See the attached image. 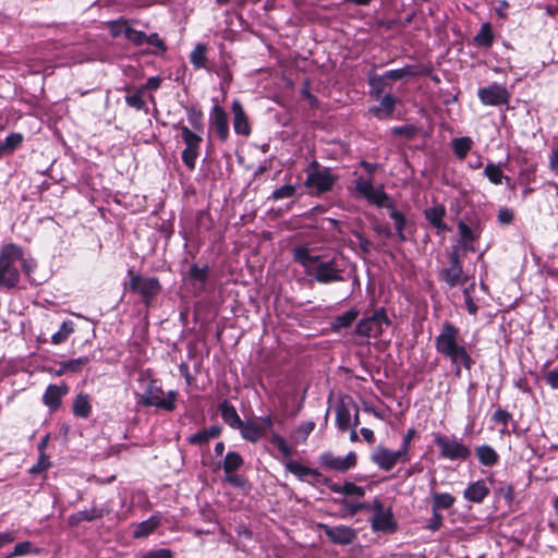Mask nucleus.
<instances>
[{
  "instance_id": "nucleus-47",
  "label": "nucleus",
  "mask_w": 558,
  "mask_h": 558,
  "mask_svg": "<svg viewBox=\"0 0 558 558\" xmlns=\"http://www.w3.org/2000/svg\"><path fill=\"white\" fill-rule=\"evenodd\" d=\"M143 94H144V92H142L140 89V87L137 88V90L135 93L128 94L125 96L126 105L129 107H131V108L136 109V110H144V109H146V102L143 99Z\"/></svg>"
},
{
  "instance_id": "nucleus-1",
  "label": "nucleus",
  "mask_w": 558,
  "mask_h": 558,
  "mask_svg": "<svg viewBox=\"0 0 558 558\" xmlns=\"http://www.w3.org/2000/svg\"><path fill=\"white\" fill-rule=\"evenodd\" d=\"M436 351L448 359L453 366L456 377H461L462 367L470 371L475 364L466 348L460 341V329L449 322L441 325L440 332L435 338Z\"/></svg>"
},
{
  "instance_id": "nucleus-5",
  "label": "nucleus",
  "mask_w": 558,
  "mask_h": 558,
  "mask_svg": "<svg viewBox=\"0 0 558 558\" xmlns=\"http://www.w3.org/2000/svg\"><path fill=\"white\" fill-rule=\"evenodd\" d=\"M178 392L170 390L167 393L158 386L156 380H150L141 395L140 403L144 407H155L160 410L172 412L175 409Z\"/></svg>"
},
{
  "instance_id": "nucleus-19",
  "label": "nucleus",
  "mask_w": 558,
  "mask_h": 558,
  "mask_svg": "<svg viewBox=\"0 0 558 558\" xmlns=\"http://www.w3.org/2000/svg\"><path fill=\"white\" fill-rule=\"evenodd\" d=\"M323 529L326 536L335 544L349 545L356 538L355 531L345 525H324Z\"/></svg>"
},
{
  "instance_id": "nucleus-8",
  "label": "nucleus",
  "mask_w": 558,
  "mask_h": 558,
  "mask_svg": "<svg viewBox=\"0 0 558 558\" xmlns=\"http://www.w3.org/2000/svg\"><path fill=\"white\" fill-rule=\"evenodd\" d=\"M390 324L391 320L388 318L385 308H376L371 315L365 316L357 323L355 333L363 338H378Z\"/></svg>"
},
{
  "instance_id": "nucleus-38",
  "label": "nucleus",
  "mask_w": 558,
  "mask_h": 558,
  "mask_svg": "<svg viewBox=\"0 0 558 558\" xmlns=\"http://www.w3.org/2000/svg\"><path fill=\"white\" fill-rule=\"evenodd\" d=\"M207 47L204 44H197L190 54V62L195 69H206L207 66Z\"/></svg>"
},
{
  "instance_id": "nucleus-56",
  "label": "nucleus",
  "mask_w": 558,
  "mask_h": 558,
  "mask_svg": "<svg viewBox=\"0 0 558 558\" xmlns=\"http://www.w3.org/2000/svg\"><path fill=\"white\" fill-rule=\"evenodd\" d=\"M492 420H493V422H495L497 424L507 426L511 420V414L506 410L498 409L494 412Z\"/></svg>"
},
{
  "instance_id": "nucleus-51",
  "label": "nucleus",
  "mask_w": 558,
  "mask_h": 558,
  "mask_svg": "<svg viewBox=\"0 0 558 558\" xmlns=\"http://www.w3.org/2000/svg\"><path fill=\"white\" fill-rule=\"evenodd\" d=\"M454 498L445 493V494H435L434 495V506L433 509L439 511L440 509H448L452 506Z\"/></svg>"
},
{
  "instance_id": "nucleus-9",
  "label": "nucleus",
  "mask_w": 558,
  "mask_h": 558,
  "mask_svg": "<svg viewBox=\"0 0 558 558\" xmlns=\"http://www.w3.org/2000/svg\"><path fill=\"white\" fill-rule=\"evenodd\" d=\"M174 128L180 130L182 141L185 144L181 154L182 161L190 171H193L196 167L203 137L186 125L177 124Z\"/></svg>"
},
{
  "instance_id": "nucleus-59",
  "label": "nucleus",
  "mask_w": 558,
  "mask_h": 558,
  "mask_svg": "<svg viewBox=\"0 0 558 558\" xmlns=\"http://www.w3.org/2000/svg\"><path fill=\"white\" fill-rule=\"evenodd\" d=\"M543 378L550 388L558 389V368L548 371Z\"/></svg>"
},
{
  "instance_id": "nucleus-2",
  "label": "nucleus",
  "mask_w": 558,
  "mask_h": 558,
  "mask_svg": "<svg viewBox=\"0 0 558 558\" xmlns=\"http://www.w3.org/2000/svg\"><path fill=\"white\" fill-rule=\"evenodd\" d=\"M308 276L320 284L345 281L347 260L341 254L319 255Z\"/></svg>"
},
{
  "instance_id": "nucleus-31",
  "label": "nucleus",
  "mask_w": 558,
  "mask_h": 558,
  "mask_svg": "<svg viewBox=\"0 0 558 558\" xmlns=\"http://www.w3.org/2000/svg\"><path fill=\"white\" fill-rule=\"evenodd\" d=\"M238 429L240 430L241 436L251 442H257L262 437H264L258 422H255L254 420L242 422V426Z\"/></svg>"
},
{
  "instance_id": "nucleus-45",
  "label": "nucleus",
  "mask_w": 558,
  "mask_h": 558,
  "mask_svg": "<svg viewBox=\"0 0 558 558\" xmlns=\"http://www.w3.org/2000/svg\"><path fill=\"white\" fill-rule=\"evenodd\" d=\"M208 266L198 267L196 264H193L189 270V278L194 281L201 282L202 284H205V282L208 279Z\"/></svg>"
},
{
  "instance_id": "nucleus-61",
  "label": "nucleus",
  "mask_w": 558,
  "mask_h": 558,
  "mask_svg": "<svg viewBox=\"0 0 558 558\" xmlns=\"http://www.w3.org/2000/svg\"><path fill=\"white\" fill-rule=\"evenodd\" d=\"M161 85V78L159 76L149 77L144 85L140 87L142 92L145 90H157Z\"/></svg>"
},
{
  "instance_id": "nucleus-14",
  "label": "nucleus",
  "mask_w": 558,
  "mask_h": 558,
  "mask_svg": "<svg viewBox=\"0 0 558 558\" xmlns=\"http://www.w3.org/2000/svg\"><path fill=\"white\" fill-rule=\"evenodd\" d=\"M355 463L356 456L354 452H349L347 456L340 457L327 451L319 456V464L326 470L344 472L353 468Z\"/></svg>"
},
{
  "instance_id": "nucleus-17",
  "label": "nucleus",
  "mask_w": 558,
  "mask_h": 558,
  "mask_svg": "<svg viewBox=\"0 0 558 558\" xmlns=\"http://www.w3.org/2000/svg\"><path fill=\"white\" fill-rule=\"evenodd\" d=\"M371 524L374 531H393L391 512L388 509H385L377 500H375L373 505Z\"/></svg>"
},
{
  "instance_id": "nucleus-21",
  "label": "nucleus",
  "mask_w": 558,
  "mask_h": 558,
  "mask_svg": "<svg viewBox=\"0 0 558 558\" xmlns=\"http://www.w3.org/2000/svg\"><path fill=\"white\" fill-rule=\"evenodd\" d=\"M243 465L242 457L234 451H229L223 461V470L227 473V481L233 485H242L241 477L232 474Z\"/></svg>"
},
{
  "instance_id": "nucleus-11",
  "label": "nucleus",
  "mask_w": 558,
  "mask_h": 558,
  "mask_svg": "<svg viewBox=\"0 0 558 558\" xmlns=\"http://www.w3.org/2000/svg\"><path fill=\"white\" fill-rule=\"evenodd\" d=\"M432 71L430 66L424 64H407L400 69L386 71L383 75H372L368 78L369 85L387 84L386 80L399 81L404 77H413L417 75H427Z\"/></svg>"
},
{
  "instance_id": "nucleus-63",
  "label": "nucleus",
  "mask_w": 558,
  "mask_h": 558,
  "mask_svg": "<svg viewBox=\"0 0 558 558\" xmlns=\"http://www.w3.org/2000/svg\"><path fill=\"white\" fill-rule=\"evenodd\" d=\"M442 524V515L439 511L433 509V515L428 523V529L432 531H437Z\"/></svg>"
},
{
  "instance_id": "nucleus-10",
  "label": "nucleus",
  "mask_w": 558,
  "mask_h": 558,
  "mask_svg": "<svg viewBox=\"0 0 558 558\" xmlns=\"http://www.w3.org/2000/svg\"><path fill=\"white\" fill-rule=\"evenodd\" d=\"M449 262L450 265L439 274L440 280L445 281L450 288L465 284L469 278L463 271L462 254L459 253V246H452Z\"/></svg>"
},
{
  "instance_id": "nucleus-64",
  "label": "nucleus",
  "mask_w": 558,
  "mask_h": 558,
  "mask_svg": "<svg viewBox=\"0 0 558 558\" xmlns=\"http://www.w3.org/2000/svg\"><path fill=\"white\" fill-rule=\"evenodd\" d=\"M535 168L530 167L520 172V181L522 184H530L534 179Z\"/></svg>"
},
{
  "instance_id": "nucleus-53",
  "label": "nucleus",
  "mask_w": 558,
  "mask_h": 558,
  "mask_svg": "<svg viewBox=\"0 0 558 558\" xmlns=\"http://www.w3.org/2000/svg\"><path fill=\"white\" fill-rule=\"evenodd\" d=\"M255 422H258L259 428L262 429L263 436H265L267 433H274V423L276 421V417L271 414H268L266 416L258 417L257 420H254Z\"/></svg>"
},
{
  "instance_id": "nucleus-26",
  "label": "nucleus",
  "mask_w": 558,
  "mask_h": 558,
  "mask_svg": "<svg viewBox=\"0 0 558 558\" xmlns=\"http://www.w3.org/2000/svg\"><path fill=\"white\" fill-rule=\"evenodd\" d=\"M319 255H312L307 246L301 245L293 248V258L303 266L304 272L308 276Z\"/></svg>"
},
{
  "instance_id": "nucleus-57",
  "label": "nucleus",
  "mask_w": 558,
  "mask_h": 558,
  "mask_svg": "<svg viewBox=\"0 0 558 558\" xmlns=\"http://www.w3.org/2000/svg\"><path fill=\"white\" fill-rule=\"evenodd\" d=\"M513 218L514 215L510 208L502 207L498 210L497 220L500 225H510Z\"/></svg>"
},
{
  "instance_id": "nucleus-20",
  "label": "nucleus",
  "mask_w": 558,
  "mask_h": 558,
  "mask_svg": "<svg viewBox=\"0 0 558 558\" xmlns=\"http://www.w3.org/2000/svg\"><path fill=\"white\" fill-rule=\"evenodd\" d=\"M446 216V207L442 204H435L424 210L425 219L436 229L437 234H442L449 230L444 221Z\"/></svg>"
},
{
  "instance_id": "nucleus-35",
  "label": "nucleus",
  "mask_w": 558,
  "mask_h": 558,
  "mask_svg": "<svg viewBox=\"0 0 558 558\" xmlns=\"http://www.w3.org/2000/svg\"><path fill=\"white\" fill-rule=\"evenodd\" d=\"M484 175L489 180L490 183L498 185L505 180L507 184L510 183V178L502 173L500 165L488 162L484 169Z\"/></svg>"
},
{
  "instance_id": "nucleus-25",
  "label": "nucleus",
  "mask_w": 558,
  "mask_h": 558,
  "mask_svg": "<svg viewBox=\"0 0 558 558\" xmlns=\"http://www.w3.org/2000/svg\"><path fill=\"white\" fill-rule=\"evenodd\" d=\"M66 392L68 387L65 385H49L43 396V401L50 410L54 411L59 408L61 399Z\"/></svg>"
},
{
  "instance_id": "nucleus-13",
  "label": "nucleus",
  "mask_w": 558,
  "mask_h": 558,
  "mask_svg": "<svg viewBox=\"0 0 558 558\" xmlns=\"http://www.w3.org/2000/svg\"><path fill=\"white\" fill-rule=\"evenodd\" d=\"M355 191L366 198L369 203L378 207H386V202L389 201L388 195L384 190L374 187L373 178L359 177L354 181Z\"/></svg>"
},
{
  "instance_id": "nucleus-41",
  "label": "nucleus",
  "mask_w": 558,
  "mask_h": 558,
  "mask_svg": "<svg viewBox=\"0 0 558 558\" xmlns=\"http://www.w3.org/2000/svg\"><path fill=\"white\" fill-rule=\"evenodd\" d=\"M88 361L89 359L87 356H80L74 360L62 362L57 374L63 375L69 372L76 373L81 371L88 363Z\"/></svg>"
},
{
  "instance_id": "nucleus-3",
  "label": "nucleus",
  "mask_w": 558,
  "mask_h": 558,
  "mask_svg": "<svg viewBox=\"0 0 558 558\" xmlns=\"http://www.w3.org/2000/svg\"><path fill=\"white\" fill-rule=\"evenodd\" d=\"M23 248L10 243L0 250V288L12 289L20 282L17 262L22 260Z\"/></svg>"
},
{
  "instance_id": "nucleus-52",
  "label": "nucleus",
  "mask_w": 558,
  "mask_h": 558,
  "mask_svg": "<svg viewBox=\"0 0 558 558\" xmlns=\"http://www.w3.org/2000/svg\"><path fill=\"white\" fill-rule=\"evenodd\" d=\"M458 231L460 235V241H475L478 238L476 231L473 230L463 221H460L458 223Z\"/></svg>"
},
{
  "instance_id": "nucleus-44",
  "label": "nucleus",
  "mask_w": 558,
  "mask_h": 558,
  "mask_svg": "<svg viewBox=\"0 0 558 558\" xmlns=\"http://www.w3.org/2000/svg\"><path fill=\"white\" fill-rule=\"evenodd\" d=\"M74 331V324L72 320H64L60 326V329L51 336V342L53 344L63 343L69 336Z\"/></svg>"
},
{
  "instance_id": "nucleus-24",
  "label": "nucleus",
  "mask_w": 558,
  "mask_h": 558,
  "mask_svg": "<svg viewBox=\"0 0 558 558\" xmlns=\"http://www.w3.org/2000/svg\"><path fill=\"white\" fill-rule=\"evenodd\" d=\"M232 112H233V129L234 132L239 135L248 136L251 133V126L247 120V117L243 110L242 105L234 100L232 102Z\"/></svg>"
},
{
  "instance_id": "nucleus-39",
  "label": "nucleus",
  "mask_w": 558,
  "mask_h": 558,
  "mask_svg": "<svg viewBox=\"0 0 558 558\" xmlns=\"http://www.w3.org/2000/svg\"><path fill=\"white\" fill-rule=\"evenodd\" d=\"M336 424L342 432L351 425V410L345 403L339 404L336 409Z\"/></svg>"
},
{
  "instance_id": "nucleus-15",
  "label": "nucleus",
  "mask_w": 558,
  "mask_h": 558,
  "mask_svg": "<svg viewBox=\"0 0 558 558\" xmlns=\"http://www.w3.org/2000/svg\"><path fill=\"white\" fill-rule=\"evenodd\" d=\"M478 98L485 106H499L509 102L510 94L506 87L494 83L478 89Z\"/></svg>"
},
{
  "instance_id": "nucleus-50",
  "label": "nucleus",
  "mask_w": 558,
  "mask_h": 558,
  "mask_svg": "<svg viewBox=\"0 0 558 558\" xmlns=\"http://www.w3.org/2000/svg\"><path fill=\"white\" fill-rule=\"evenodd\" d=\"M130 25L125 21H112L109 23V31L112 37H128Z\"/></svg>"
},
{
  "instance_id": "nucleus-27",
  "label": "nucleus",
  "mask_w": 558,
  "mask_h": 558,
  "mask_svg": "<svg viewBox=\"0 0 558 558\" xmlns=\"http://www.w3.org/2000/svg\"><path fill=\"white\" fill-rule=\"evenodd\" d=\"M218 410L220 412V415L226 424H228L231 428L238 429L240 426H242V420L240 415L236 412V409L230 404L227 400H223L219 407Z\"/></svg>"
},
{
  "instance_id": "nucleus-49",
  "label": "nucleus",
  "mask_w": 558,
  "mask_h": 558,
  "mask_svg": "<svg viewBox=\"0 0 558 558\" xmlns=\"http://www.w3.org/2000/svg\"><path fill=\"white\" fill-rule=\"evenodd\" d=\"M296 187L292 184H284L280 186L279 189H276L271 196L269 197L272 201H280L283 198H291L295 195Z\"/></svg>"
},
{
  "instance_id": "nucleus-16",
  "label": "nucleus",
  "mask_w": 558,
  "mask_h": 558,
  "mask_svg": "<svg viewBox=\"0 0 558 558\" xmlns=\"http://www.w3.org/2000/svg\"><path fill=\"white\" fill-rule=\"evenodd\" d=\"M286 468L289 472L294 474L299 480L311 484V485H318L324 484L327 482V478L319 473L317 470L307 468L305 465H302L301 463L290 460Z\"/></svg>"
},
{
  "instance_id": "nucleus-36",
  "label": "nucleus",
  "mask_w": 558,
  "mask_h": 558,
  "mask_svg": "<svg viewBox=\"0 0 558 558\" xmlns=\"http://www.w3.org/2000/svg\"><path fill=\"white\" fill-rule=\"evenodd\" d=\"M105 512L106 510L102 507H92L90 509H85L74 513L71 515L70 521L72 524H77L81 521H93L101 518Z\"/></svg>"
},
{
  "instance_id": "nucleus-42",
  "label": "nucleus",
  "mask_w": 558,
  "mask_h": 558,
  "mask_svg": "<svg viewBox=\"0 0 558 558\" xmlns=\"http://www.w3.org/2000/svg\"><path fill=\"white\" fill-rule=\"evenodd\" d=\"M23 142V135L20 133L9 134L3 142L0 143V155L14 151Z\"/></svg>"
},
{
  "instance_id": "nucleus-55",
  "label": "nucleus",
  "mask_w": 558,
  "mask_h": 558,
  "mask_svg": "<svg viewBox=\"0 0 558 558\" xmlns=\"http://www.w3.org/2000/svg\"><path fill=\"white\" fill-rule=\"evenodd\" d=\"M353 235L357 240V244L362 253L368 254L373 250V243L366 239L361 232L354 231Z\"/></svg>"
},
{
  "instance_id": "nucleus-40",
  "label": "nucleus",
  "mask_w": 558,
  "mask_h": 558,
  "mask_svg": "<svg viewBox=\"0 0 558 558\" xmlns=\"http://www.w3.org/2000/svg\"><path fill=\"white\" fill-rule=\"evenodd\" d=\"M359 312L355 308H352L344 314L338 316L332 322V329L336 331H340L341 329H345L350 327L353 322L357 318Z\"/></svg>"
},
{
  "instance_id": "nucleus-54",
  "label": "nucleus",
  "mask_w": 558,
  "mask_h": 558,
  "mask_svg": "<svg viewBox=\"0 0 558 558\" xmlns=\"http://www.w3.org/2000/svg\"><path fill=\"white\" fill-rule=\"evenodd\" d=\"M126 39L133 43L135 46H143L146 44V34L142 31L130 27Z\"/></svg>"
},
{
  "instance_id": "nucleus-18",
  "label": "nucleus",
  "mask_w": 558,
  "mask_h": 558,
  "mask_svg": "<svg viewBox=\"0 0 558 558\" xmlns=\"http://www.w3.org/2000/svg\"><path fill=\"white\" fill-rule=\"evenodd\" d=\"M343 495L342 515H354L357 511L368 508L361 501L364 490H337Z\"/></svg>"
},
{
  "instance_id": "nucleus-33",
  "label": "nucleus",
  "mask_w": 558,
  "mask_h": 558,
  "mask_svg": "<svg viewBox=\"0 0 558 558\" xmlns=\"http://www.w3.org/2000/svg\"><path fill=\"white\" fill-rule=\"evenodd\" d=\"M473 146V141L469 136L456 137L451 141V147L456 157L463 160Z\"/></svg>"
},
{
  "instance_id": "nucleus-60",
  "label": "nucleus",
  "mask_w": 558,
  "mask_h": 558,
  "mask_svg": "<svg viewBox=\"0 0 558 558\" xmlns=\"http://www.w3.org/2000/svg\"><path fill=\"white\" fill-rule=\"evenodd\" d=\"M488 490H464V497L474 502H481L486 497Z\"/></svg>"
},
{
  "instance_id": "nucleus-4",
  "label": "nucleus",
  "mask_w": 558,
  "mask_h": 558,
  "mask_svg": "<svg viewBox=\"0 0 558 558\" xmlns=\"http://www.w3.org/2000/svg\"><path fill=\"white\" fill-rule=\"evenodd\" d=\"M433 442L438 450V457L448 461H468L472 457L471 447L456 435L433 433Z\"/></svg>"
},
{
  "instance_id": "nucleus-22",
  "label": "nucleus",
  "mask_w": 558,
  "mask_h": 558,
  "mask_svg": "<svg viewBox=\"0 0 558 558\" xmlns=\"http://www.w3.org/2000/svg\"><path fill=\"white\" fill-rule=\"evenodd\" d=\"M210 121L219 138L221 141H226L229 135L228 116L219 105L213 107L210 111Z\"/></svg>"
},
{
  "instance_id": "nucleus-46",
  "label": "nucleus",
  "mask_w": 558,
  "mask_h": 558,
  "mask_svg": "<svg viewBox=\"0 0 558 558\" xmlns=\"http://www.w3.org/2000/svg\"><path fill=\"white\" fill-rule=\"evenodd\" d=\"M31 553L38 554L39 550L38 549H34L33 544L31 542H28V541H25V542L17 543L14 546L13 551L8 554L4 558L20 557V556H24V555H27V554H31Z\"/></svg>"
},
{
  "instance_id": "nucleus-34",
  "label": "nucleus",
  "mask_w": 558,
  "mask_h": 558,
  "mask_svg": "<svg viewBox=\"0 0 558 558\" xmlns=\"http://www.w3.org/2000/svg\"><path fill=\"white\" fill-rule=\"evenodd\" d=\"M495 36L489 23L482 24L478 33L474 36V44L477 47L489 48L494 43Z\"/></svg>"
},
{
  "instance_id": "nucleus-23",
  "label": "nucleus",
  "mask_w": 558,
  "mask_h": 558,
  "mask_svg": "<svg viewBox=\"0 0 558 558\" xmlns=\"http://www.w3.org/2000/svg\"><path fill=\"white\" fill-rule=\"evenodd\" d=\"M397 99L391 94L381 97L380 102L373 106L369 112L379 120H386L392 117L396 109Z\"/></svg>"
},
{
  "instance_id": "nucleus-62",
  "label": "nucleus",
  "mask_w": 558,
  "mask_h": 558,
  "mask_svg": "<svg viewBox=\"0 0 558 558\" xmlns=\"http://www.w3.org/2000/svg\"><path fill=\"white\" fill-rule=\"evenodd\" d=\"M415 434H416V432L414 428L408 429L402 438V442H401V446L399 449L404 450L405 453H409L411 441L414 438Z\"/></svg>"
},
{
  "instance_id": "nucleus-7",
  "label": "nucleus",
  "mask_w": 558,
  "mask_h": 558,
  "mask_svg": "<svg viewBox=\"0 0 558 558\" xmlns=\"http://www.w3.org/2000/svg\"><path fill=\"white\" fill-rule=\"evenodd\" d=\"M305 186L315 193L320 195L330 191L337 180L330 170V168H323L317 161H313L306 170Z\"/></svg>"
},
{
  "instance_id": "nucleus-32",
  "label": "nucleus",
  "mask_w": 558,
  "mask_h": 558,
  "mask_svg": "<svg viewBox=\"0 0 558 558\" xmlns=\"http://www.w3.org/2000/svg\"><path fill=\"white\" fill-rule=\"evenodd\" d=\"M386 207H390L389 217L395 222V228H396V232H397L399 240L402 242L405 241L407 240L405 229L408 227L407 218L404 217V215L401 211L396 209L392 205H387Z\"/></svg>"
},
{
  "instance_id": "nucleus-43",
  "label": "nucleus",
  "mask_w": 558,
  "mask_h": 558,
  "mask_svg": "<svg viewBox=\"0 0 558 558\" xmlns=\"http://www.w3.org/2000/svg\"><path fill=\"white\" fill-rule=\"evenodd\" d=\"M189 123L195 130L194 132H203L204 130V121L203 113L201 110L196 109L194 106H189L185 108Z\"/></svg>"
},
{
  "instance_id": "nucleus-58",
  "label": "nucleus",
  "mask_w": 558,
  "mask_h": 558,
  "mask_svg": "<svg viewBox=\"0 0 558 558\" xmlns=\"http://www.w3.org/2000/svg\"><path fill=\"white\" fill-rule=\"evenodd\" d=\"M142 558H172V551L168 548H159L145 553Z\"/></svg>"
},
{
  "instance_id": "nucleus-48",
  "label": "nucleus",
  "mask_w": 558,
  "mask_h": 558,
  "mask_svg": "<svg viewBox=\"0 0 558 558\" xmlns=\"http://www.w3.org/2000/svg\"><path fill=\"white\" fill-rule=\"evenodd\" d=\"M270 444L274 445L284 458H289L293 453V450L288 446L284 438L277 433L271 434Z\"/></svg>"
},
{
  "instance_id": "nucleus-37",
  "label": "nucleus",
  "mask_w": 558,
  "mask_h": 558,
  "mask_svg": "<svg viewBox=\"0 0 558 558\" xmlns=\"http://www.w3.org/2000/svg\"><path fill=\"white\" fill-rule=\"evenodd\" d=\"M90 412L92 405L89 397L84 393L77 395L73 403V414L77 417L87 418Z\"/></svg>"
},
{
  "instance_id": "nucleus-6",
  "label": "nucleus",
  "mask_w": 558,
  "mask_h": 558,
  "mask_svg": "<svg viewBox=\"0 0 558 558\" xmlns=\"http://www.w3.org/2000/svg\"><path fill=\"white\" fill-rule=\"evenodd\" d=\"M129 290L137 293L146 307H149L155 298L161 292V284L156 277H146L129 269Z\"/></svg>"
},
{
  "instance_id": "nucleus-29",
  "label": "nucleus",
  "mask_w": 558,
  "mask_h": 558,
  "mask_svg": "<svg viewBox=\"0 0 558 558\" xmlns=\"http://www.w3.org/2000/svg\"><path fill=\"white\" fill-rule=\"evenodd\" d=\"M221 434L220 425H213L208 428L198 430L197 433L187 437V442L195 446L207 444L210 439L217 438Z\"/></svg>"
},
{
  "instance_id": "nucleus-12",
  "label": "nucleus",
  "mask_w": 558,
  "mask_h": 558,
  "mask_svg": "<svg viewBox=\"0 0 558 558\" xmlns=\"http://www.w3.org/2000/svg\"><path fill=\"white\" fill-rule=\"evenodd\" d=\"M372 461L385 471H390L399 463L410 461V453L404 450H390L384 446H378L372 453Z\"/></svg>"
},
{
  "instance_id": "nucleus-30",
  "label": "nucleus",
  "mask_w": 558,
  "mask_h": 558,
  "mask_svg": "<svg viewBox=\"0 0 558 558\" xmlns=\"http://www.w3.org/2000/svg\"><path fill=\"white\" fill-rule=\"evenodd\" d=\"M475 453L478 462L485 466H494L499 461V454L489 445H481L476 447Z\"/></svg>"
},
{
  "instance_id": "nucleus-28",
  "label": "nucleus",
  "mask_w": 558,
  "mask_h": 558,
  "mask_svg": "<svg viewBox=\"0 0 558 558\" xmlns=\"http://www.w3.org/2000/svg\"><path fill=\"white\" fill-rule=\"evenodd\" d=\"M160 517L151 515L145 521L133 524L132 535L134 538H144L150 535L159 525Z\"/></svg>"
}]
</instances>
